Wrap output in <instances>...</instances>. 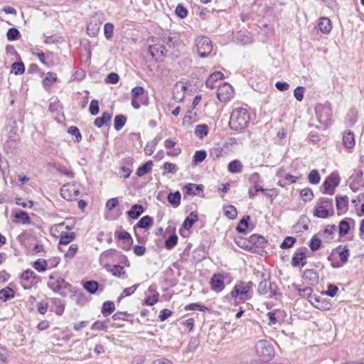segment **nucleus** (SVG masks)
Listing matches in <instances>:
<instances>
[{
	"instance_id": "obj_51",
	"label": "nucleus",
	"mask_w": 364,
	"mask_h": 364,
	"mask_svg": "<svg viewBox=\"0 0 364 364\" xmlns=\"http://www.w3.org/2000/svg\"><path fill=\"white\" fill-rule=\"evenodd\" d=\"M224 213L225 216H227L230 219H235L237 215V212L233 205H228L224 209Z\"/></svg>"
},
{
	"instance_id": "obj_12",
	"label": "nucleus",
	"mask_w": 364,
	"mask_h": 364,
	"mask_svg": "<svg viewBox=\"0 0 364 364\" xmlns=\"http://www.w3.org/2000/svg\"><path fill=\"white\" fill-rule=\"evenodd\" d=\"M60 194L64 199L73 200L80 196V192L74 184H67L61 188Z\"/></svg>"
},
{
	"instance_id": "obj_57",
	"label": "nucleus",
	"mask_w": 364,
	"mask_h": 364,
	"mask_svg": "<svg viewBox=\"0 0 364 364\" xmlns=\"http://www.w3.org/2000/svg\"><path fill=\"white\" fill-rule=\"evenodd\" d=\"M175 14L181 18H184L188 15V10L182 5L178 4L176 9H175Z\"/></svg>"
},
{
	"instance_id": "obj_37",
	"label": "nucleus",
	"mask_w": 364,
	"mask_h": 364,
	"mask_svg": "<svg viewBox=\"0 0 364 364\" xmlns=\"http://www.w3.org/2000/svg\"><path fill=\"white\" fill-rule=\"evenodd\" d=\"M117 237L118 239L123 240L124 245H127V248L126 250H129L133 242L131 235L128 232L123 230L119 232Z\"/></svg>"
},
{
	"instance_id": "obj_3",
	"label": "nucleus",
	"mask_w": 364,
	"mask_h": 364,
	"mask_svg": "<svg viewBox=\"0 0 364 364\" xmlns=\"http://www.w3.org/2000/svg\"><path fill=\"white\" fill-rule=\"evenodd\" d=\"M333 215V199L326 197L321 198L314 206V216L324 219Z\"/></svg>"
},
{
	"instance_id": "obj_26",
	"label": "nucleus",
	"mask_w": 364,
	"mask_h": 364,
	"mask_svg": "<svg viewBox=\"0 0 364 364\" xmlns=\"http://www.w3.org/2000/svg\"><path fill=\"white\" fill-rule=\"evenodd\" d=\"M343 144L347 149H352L355 146V137L351 131H348L343 134Z\"/></svg>"
},
{
	"instance_id": "obj_29",
	"label": "nucleus",
	"mask_w": 364,
	"mask_h": 364,
	"mask_svg": "<svg viewBox=\"0 0 364 364\" xmlns=\"http://www.w3.org/2000/svg\"><path fill=\"white\" fill-rule=\"evenodd\" d=\"M112 118V114L105 112L102 113L100 117H97L95 119L94 124L97 128L102 127L104 124L109 123Z\"/></svg>"
},
{
	"instance_id": "obj_47",
	"label": "nucleus",
	"mask_w": 364,
	"mask_h": 364,
	"mask_svg": "<svg viewBox=\"0 0 364 364\" xmlns=\"http://www.w3.org/2000/svg\"><path fill=\"white\" fill-rule=\"evenodd\" d=\"M308 179L310 183L318 184L321 180L318 171L316 169L311 171L309 173Z\"/></svg>"
},
{
	"instance_id": "obj_44",
	"label": "nucleus",
	"mask_w": 364,
	"mask_h": 364,
	"mask_svg": "<svg viewBox=\"0 0 364 364\" xmlns=\"http://www.w3.org/2000/svg\"><path fill=\"white\" fill-rule=\"evenodd\" d=\"M250 220V217L249 215L244 216L238 223L236 230L238 232L243 233L245 232L246 229L248 227V223Z\"/></svg>"
},
{
	"instance_id": "obj_7",
	"label": "nucleus",
	"mask_w": 364,
	"mask_h": 364,
	"mask_svg": "<svg viewBox=\"0 0 364 364\" xmlns=\"http://www.w3.org/2000/svg\"><path fill=\"white\" fill-rule=\"evenodd\" d=\"M263 279L259 283L257 292L259 294H269V297H274L279 294V289L276 283L269 281V278H266L262 274Z\"/></svg>"
},
{
	"instance_id": "obj_43",
	"label": "nucleus",
	"mask_w": 364,
	"mask_h": 364,
	"mask_svg": "<svg viewBox=\"0 0 364 364\" xmlns=\"http://www.w3.org/2000/svg\"><path fill=\"white\" fill-rule=\"evenodd\" d=\"M235 242L237 245L245 250L252 251L250 240H247L242 237L235 238Z\"/></svg>"
},
{
	"instance_id": "obj_19",
	"label": "nucleus",
	"mask_w": 364,
	"mask_h": 364,
	"mask_svg": "<svg viewBox=\"0 0 364 364\" xmlns=\"http://www.w3.org/2000/svg\"><path fill=\"white\" fill-rule=\"evenodd\" d=\"M69 285L64 279L60 277L55 281L48 283V287L55 293L59 292L61 289L66 288Z\"/></svg>"
},
{
	"instance_id": "obj_27",
	"label": "nucleus",
	"mask_w": 364,
	"mask_h": 364,
	"mask_svg": "<svg viewBox=\"0 0 364 364\" xmlns=\"http://www.w3.org/2000/svg\"><path fill=\"white\" fill-rule=\"evenodd\" d=\"M153 218L149 215L142 217L134 226V229L136 228L141 229H149L153 225Z\"/></svg>"
},
{
	"instance_id": "obj_61",
	"label": "nucleus",
	"mask_w": 364,
	"mask_h": 364,
	"mask_svg": "<svg viewBox=\"0 0 364 364\" xmlns=\"http://www.w3.org/2000/svg\"><path fill=\"white\" fill-rule=\"evenodd\" d=\"M68 132L71 135H73L76 137V141L78 142L81 140L82 136L79 131V129L77 127L71 126L68 128Z\"/></svg>"
},
{
	"instance_id": "obj_20",
	"label": "nucleus",
	"mask_w": 364,
	"mask_h": 364,
	"mask_svg": "<svg viewBox=\"0 0 364 364\" xmlns=\"http://www.w3.org/2000/svg\"><path fill=\"white\" fill-rule=\"evenodd\" d=\"M318 28L319 31L323 33H329L332 29V24L331 20L326 17L321 18L318 23Z\"/></svg>"
},
{
	"instance_id": "obj_17",
	"label": "nucleus",
	"mask_w": 364,
	"mask_h": 364,
	"mask_svg": "<svg viewBox=\"0 0 364 364\" xmlns=\"http://www.w3.org/2000/svg\"><path fill=\"white\" fill-rule=\"evenodd\" d=\"M336 208L338 214L344 213L347 211L348 208V197L344 196H336Z\"/></svg>"
},
{
	"instance_id": "obj_45",
	"label": "nucleus",
	"mask_w": 364,
	"mask_h": 364,
	"mask_svg": "<svg viewBox=\"0 0 364 364\" xmlns=\"http://www.w3.org/2000/svg\"><path fill=\"white\" fill-rule=\"evenodd\" d=\"M53 167L61 174L67 176L70 178H73L74 176V173L70 171L67 167L58 164L53 163Z\"/></svg>"
},
{
	"instance_id": "obj_5",
	"label": "nucleus",
	"mask_w": 364,
	"mask_h": 364,
	"mask_svg": "<svg viewBox=\"0 0 364 364\" xmlns=\"http://www.w3.org/2000/svg\"><path fill=\"white\" fill-rule=\"evenodd\" d=\"M132 105L135 109H139L141 105H148V94L140 86H136L132 90Z\"/></svg>"
},
{
	"instance_id": "obj_63",
	"label": "nucleus",
	"mask_w": 364,
	"mask_h": 364,
	"mask_svg": "<svg viewBox=\"0 0 364 364\" xmlns=\"http://www.w3.org/2000/svg\"><path fill=\"white\" fill-rule=\"evenodd\" d=\"M163 168L168 173H175L178 171V166L170 162H165Z\"/></svg>"
},
{
	"instance_id": "obj_2",
	"label": "nucleus",
	"mask_w": 364,
	"mask_h": 364,
	"mask_svg": "<svg viewBox=\"0 0 364 364\" xmlns=\"http://www.w3.org/2000/svg\"><path fill=\"white\" fill-rule=\"evenodd\" d=\"M250 121L248 110L242 107L233 109L229 121V127L232 130L240 131L245 129Z\"/></svg>"
},
{
	"instance_id": "obj_30",
	"label": "nucleus",
	"mask_w": 364,
	"mask_h": 364,
	"mask_svg": "<svg viewBox=\"0 0 364 364\" xmlns=\"http://www.w3.org/2000/svg\"><path fill=\"white\" fill-rule=\"evenodd\" d=\"M228 170L232 173H240L242 170V164L240 160H232L229 163Z\"/></svg>"
},
{
	"instance_id": "obj_42",
	"label": "nucleus",
	"mask_w": 364,
	"mask_h": 364,
	"mask_svg": "<svg viewBox=\"0 0 364 364\" xmlns=\"http://www.w3.org/2000/svg\"><path fill=\"white\" fill-rule=\"evenodd\" d=\"M33 267L38 272H43L48 268L47 260L44 259H38L33 262Z\"/></svg>"
},
{
	"instance_id": "obj_24",
	"label": "nucleus",
	"mask_w": 364,
	"mask_h": 364,
	"mask_svg": "<svg viewBox=\"0 0 364 364\" xmlns=\"http://www.w3.org/2000/svg\"><path fill=\"white\" fill-rule=\"evenodd\" d=\"M198 220V215L197 212H191L184 220L183 223V228L186 230L191 229L193 224Z\"/></svg>"
},
{
	"instance_id": "obj_9",
	"label": "nucleus",
	"mask_w": 364,
	"mask_h": 364,
	"mask_svg": "<svg viewBox=\"0 0 364 364\" xmlns=\"http://www.w3.org/2000/svg\"><path fill=\"white\" fill-rule=\"evenodd\" d=\"M20 278L21 286L24 289H30L32 286L41 282L40 277L30 269L23 271Z\"/></svg>"
},
{
	"instance_id": "obj_18",
	"label": "nucleus",
	"mask_w": 364,
	"mask_h": 364,
	"mask_svg": "<svg viewBox=\"0 0 364 364\" xmlns=\"http://www.w3.org/2000/svg\"><path fill=\"white\" fill-rule=\"evenodd\" d=\"M252 251L255 247H264V245L267 243L266 239L259 235L253 234L249 237Z\"/></svg>"
},
{
	"instance_id": "obj_13",
	"label": "nucleus",
	"mask_w": 364,
	"mask_h": 364,
	"mask_svg": "<svg viewBox=\"0 0 364 364\" xmlns=\"http://www.w3.org/2000/svg\"><path fill=\"white\" fill-rule=\"evenodd\" d=\"M339 183L340 178L338 177L331 175L322 184V193L329 195L334 194L336 188L339 185Z\"/></svg>"
},
{
	"instance_id": "obj_22",
	"label": "nucleus",
	"mask_w": 364,
	"mask_h": 364,
	"mask_svg": "<svg viewBox=\"0 0 364 364\" xmlns=\"http://www.w3.org/2000/svg\"><path fill=\"white\" fill-rule=\"evenodd\" d=\"M144 209L141 205L134 204L132 206L131 209L127 212L129 218L136 220L144 213Z\"/></svg>"
},
{
	"instance_id": "obj_31",
	"label": "nucleus",
	"mask_w": 364,
	"mask_h": 364,
	"mask_svg": "<svg viewBox=\"0 0 364 364\" xmlns=\"http://www.w3.org/2000/svg\"><path fill=\"white\" fill-rule=\"evenodd\" d=\"M224 77L223 74L220 71H215L212 73L205 82V85L208 87L213 88L215 87V82Z\"/></svg>"
},
{
	"instance_id": "obj_52",
	"label": "nucleus",
	"mask_w": 364,
	"mask_h": 364,
	"mask_svg": "<svg viewBox=\"0 0 364 364\" xmlns=\"http://www.w3.org/2000/svg\"><path fill=\"white\" fill-rule=\"evenodd\" d=\"M177 242L178 236L176 234H173L165 241V247L167 250H171L176 245Z\"/></svg>"
},
{
	"instance_id": "obj_32",
	"label": "nucleus",
	"mask_w": 364,
	"mask_h": 364,
	"mask_svg": "<svg viewBox=\"0 0 364 364\" xmlns=\"http://www.w3.org/2000/svg\"><path fill=\"white\" fill-rule=\"evenodd\" d=\"M353 220L350 218H345L342 220L339 223V235L341 237L347 235L350 230V224L349 221Z\"/></svg>"
},
{
	"instance_id": "obj_46",
	"label": "nucleus",
	"mask_w": 364,
	"mask_h": 364,
	"mask_svg": "<svg viewBox=\"0 0 364 364\" xmlns=\"http://www.w3.org/2000/svg\"><path fill=\"white\" fill-rule=\"evenodd\" d=\"M21 36L19 31L16 28H10L6 33L7 39L10 41L18 40Z\"/></svg>"
},
{
	"instance_id": "obj_64",
	"label": "nucleus",
	"mask_w": 364,
	"mask_h": 364,
	"mask_svg": "<svg viewBox=\"0 0 364 364\" xmlns=\"http://www.w3.org/2000/svg\"><path fill=\"white\" fill-rule=\"evenodd\" d=\"M304 88L301 86L296 87L294 90V95L298 101H301L304 98Z\"/></svg>"
},
{
	"instance_id": "obj_21",
	"label": "nucleus",
	"mask_w": 364,
	"mask_h": 364,
	"mask_svg": "<svg viewBox=\"0 0 364 364\" xmlns=\"http://www.w3.org/2000/svg\"><path fill=\"white\" fill-rule=\"evenodd\" d=\"M306 254L304 252H295L293 255L291 264L294 267L301 266L304 267L306 264Z\"/></svg>"
},
{
	"instance_id": "obj_34",
	"label": "nucleus",
	"mask_w": 364,
	"mask_h": 364,
	"mask_svg": "<svg viewBox=\"0 0 364 364\" xmlns=\"http://www.w3.org/2000/svg\"><path fill=\"white\" fill-rule=\"evenodd\" d=\"M76 237L75 233L73 232L61 233L59 240L60 245H68L73 241Z\"/></svg>"
},
{
	"instance_id": "obj_55",
	"label": "nucleus",
	"mask_w": 364,
	"mask_h": 364,
	"mask_svg": "<svg viewBox=\"0 0 364 364\" xmlns=\"http://www.w3.org/2000/svg\"><path fill=\"white\" fill-rule=\"evenodd\" d=\"M206 156L207 154L205 150L196 151L193 156V161L196 164L200 163L205 159Z\"/></svg>"
},
{
	"instance_id": "obj_40",
	"label": "nucleus",
	"mask_w": 364,
	"mask_h": 364,
	"mask_svg": "<svg viewBox=\"0 0 364 364\" xmlns=\"http://www.w3.org/2000/svg\"><path fill=\"white\" fill-rule=\"evenodd\" d=\"M83 287L90 294H95L99 288V284L94 280L87 281L83 284Z\"/></svg>"
},
{
	"instance_id": "obj_1",
	"label": "nucleus",
	"mask_w": 364,
	"mask_h": 364,
	"mask_svg": "<svg viewBox=\"0 0 364 364\" xmlns=\"http://www.w3.org/2000/svg\"><path fill=\"white\" fill-rule=\"evenodd\" d=\"M178 37L175 33H169L163 35L157 40V42L149 46V53L153 58L157 60V57H166L171 59L179 56L180 52L178 49Z\"/></svg>"
},
{
	"instance_id": "obj_54",
	"label": "nucleus",
	"mask_w": 364,
	"mask_h": 364,
	"mask_svg": "<svg viewBox=\"0 0 364 364\" xmlns=\"http://www.w3.org/2000/svg\"><path fill=\"white\" fill-rule=\"evenodd\" d=\"M321 245V240L316 235L313 236L309 243V247L311 251L318 250Z\"/></svg>"
},
{
	"instance_id": "obj_8",
	"label": "nucleus",
	"mask_w": 364,
	"mask_h": 364,
	"mask_svg": "<svg viewBox=\"0 0 364 364\" xmlns=\"http://www.w3.org/2000/svg\"><path fill=\"white\" fill-rule=\"evenodd\" d=\"M196 50L200 58H206L213 49L212 42L209 38L200 36L196 39Z\"/></svg>"
},
{
	"instance_id": "obj_25",
	"label": "nucleus",
	"mask_w": 364,
	"mask_h": 364,
	"mask_svg": "<svg viewBox=\"0 0 364 364\" xmlns=\"http://www.w3.org/2000/svg\"><path fill=\"white\" fill-rule=\"evenodd\" d=\"M14 217L23 225H29L31 223L28 214L24 210H18L16 211Z\"/></svg>"
},
{
	"instance_id": "obj_33",
	"label": "nucleus",
	"mask_w": 364,
	"mask_h": 364,
	"mask_svg": "<svg viewBox=\"0 0 364 364\" xmlns=\"http://www.w3.org/2000/svg\"><path fill=\"white\" fill-rule=\"evenodd\" d=\"M115 310L114 304L111 301H107L102 304L101 313L104 316H107Z\"/></svg>"
},
{
	"instance_id": "obj_60",
	"label": "nucleus",
	"mask_w": 364,
	"mask_h": 364,
	"mask_svg": "<svg viewBox=\"0 0 364 364\" xmlns=\"http://www.w3.org/2000/svg\"><path fill=\"white\" fill-rule=\"evenodd\" d=\"M338 288L337 286L333 284H329L327 287V290L324 292V294L328 296L333 297L337 291Z\"/></svg>"
},
{
	"instance_id": "obj_6",
	"label": "nucleus",
	"mask_w": 364,
	"mask_h": 364,
	"mask_svg": "<svg viewBox=\"0 0 364 364\" xmlns=\"http://www.w3.org/2000/svg\"><path fill=\"white\" fill-rule=\"evenodd\" d=\"M256 353L263 360H270L274 355V350L269 342L260 340L255 345Z\"/></svg>"
},
{
	"instance_id": "obj_23",
	"label": "nucleus",
	"mask_w": 364,
	"mask_h": 364,
	"mask_svg": "<svg viewBox=\"0 0 364 364\" xmlns=\"http://www.w3.org/2000/svg\"><path fill=\"white\" fill-rule=\"evenodd\" d=\"M183 190L189 196H197L200 191H203V186L195 183H187L184 186Z\"/></svg>"
},
{
	"instance_id": "obj_48",
	"label": "nucleus",
	"mask_w": 364,
	"mask_h": 364,
	"mask_svg": "<svg viewBox=\"0 0 364 364\" xmlns=\"http://www.w3.org/2000/svg\"><path fill=\"white\" fill-rule=\"evenodd\" d=\"M114 25L112 23H106L104 26V34L107 40H110L113 37Z\"/></svg>"
},
{
	"instance_id": "obj_39",
	"label": "nucleus",
	"mask_w": 364,
	"mask_h": 364,
	"mask_svg": "<svg viewBox=\"0 0 364 364\" xmlns=\"http://www.w3.org/2000/svg\"><path fill=\"white\" fill-rule=\"evenodd\" d=\"M109 272L112 273L113 276L117 277L124 278V276L126 275V272L124 269V267L119 264L113 265L110 268Z\"/></svg>"
},
{
	"instance_id": "obj_38",
	"label": "nucleus",
	"mask_w": 364,
	"mask_h": 364,
	"mask_svg": "<svg viewBox=\"0 0 364 364\" xmlns=\"http://www.w3.org/2000/svg\"><path fill=\"white\" fill-rule=\"evenodd\" d=\"M208 127L207 124H198L195 128V134L197 137L203 139L208 135Z\"/></svg>"
},
{
	"instance_id": "obj_59",
	"label": "nucleus",
	"mask_w": 364,
	"mask_h": 364,
	"mask_svg": "<svg viewBox=\"0 0 364 364\" xmlns=\"http://www.w3.org/2000/svg\"><path fill=\"white\" fill-rule=\"evenodd\" d=\"M57 80V75L55 73L52 72H48L46 75V78L43 80L44 85H50L52 82H54Z\"/></svg>"
},
{
	"instance_id": "obj_10",
	"label": "nucleus",
	"mask_w": 364,
	"mask_h": 364,
	"mask_svg": "<svg viewBox=\"0 0 364 364\" xmlns=\"http://www.w3.org/2000/svg\"><path fill=\"white\" fill-rule=\"evenodd\" d=\"M103 21V14L95 13L90 18V22L87 26V33L90 36L95 37L100 30L101 24Z\"/></svg>"
},
{
	"instance_id": "obj_56",
	"label": "nucleus",
	"mask_w": 364,
	"mask_h": 364,
	"mask_svg": "<svg viewBox=\"0 0 364 364\" xmlns=\"http://www.w3.org/2000/svg\"><path fill=\"white\" fill-rule=\"evenodd\" d=\"M301 198L304 201H311L314 197L312 191L310 188H304L300 192Z\"/></svg>"
},
{
	"instance_id": "obj_14",
	"label": "nucleus",
	"mask_w": 364,
	"mask_h": 364,
	"mask_svg": "<svg viewBox=\"0 0 364 364\" xmlns=\"http://www.w3.org/2000/svg\"><path fill=\"white\" fill-rule=\"evenodd\" d=\"M350 179L353 180L350 185V188L353 192H356L360 187L364 186L363 171L361 170H355L354 173L350 177Z\"/></svg>"
},
{
	"instance_id": "obj_15",
	"label": "nucleus",
	"mask_w": 364,
	"mask_h": 364,
	"mask_svg": "<svg viewBox=\"0 0 364 364\" xmlns=\"http://www.w3.org/2000/svg\"><path fill=\"white\" fill-rule=\"evenodd\" d=\"M336 250L338 251V255L341 264H339L338 262H333L331 264V266L333 268H340L348 262V257L350 256V252L347 245H345L343 247H342L341 245H339L336 248Z\"/></svg>"
},
{
	"instance_id": "obj_4",
	"label": "nucleus",
	"mask_w": 364,
	"mask_h": 364,
	"mask_svg": "<svg viewBox=\"0 0 364 364\" xmlns=\"http://www.w3.org/2000/svg\"><path fill=\"white\" fill-rule=\"evenodd\" d=\"M252 287V282H245L244 281H238L231 291L230 295L232 298H235V300L239 296L240 301L238 302H245L246 300L250 299V291Z\"/></svg>"
},
{
	"instance_id": "obj_41",
	"label": "nucleus",
	"mask_w": 364,
	"mask_h": 364,
	"mask_svg": "<svg viewBox=\"0 0 364 364\" xmlns=\"http://www.w3.org/2000/svg\"><path fill=\"white\" fill-rule=\"evenodd\" d=\"M127 122V117L123 114L115 116L114 120V127L116 131H119L124 126Z\"/></svg>"
},
{
	"instance_id": "obj_58",
	"label": "nucleus",
	"mask_w": 364,
	"mask_h": 364,
	"mask_svg": "<svg viewBox=\"0 0 364 364\" xmlns=\"http://www.w3.org/2000/svg\"><path fill=\"white\" fill-rule=\"evenodd\" d=\"M89 110H90V114L92 116H95L99 113V111H100L99 102L97 100H92L90 102Z\"/></svg>"
},
{
	"instance_id": "obj_11",
	"label": "nucleus",
	"mask_w": 364,
	"mask_h": 364,
	"mask_svg": "<svg viewBox=\"0 0 364 364\" xmlns=\"http://www.w3.org/2000/svg\"><path fill=\"white\" fill-rule=\"evenodd\" d=\"M234 96L232 87L228 82L220 85L217 90V97L220 102H228Z\"/></svg>"
},
{
	"instance_id": "obj_50",
	"label": "nucleus",
	"mask_w": 364,
	"mask_h": 364,
	"mask_svg": "<svg viewBox=\"0 0 364 364\" xmlns=\"http://www.w3.org/2000/svg\"><path fill=\"white\" fill-rule=\"evenodd\" d=\"M53 303L56 306L55 313L58 316H62L64 313L65 305L62 303L60 299L57 298L53 299Z\"/></svg>"
},
{
	"instance_id": "obj_53",
	"label": "nucleus",
	"mask_w": 364,
	"mask_h": 364,
	"mask_svg": "<svg viewBox=\"0 0 364 364\" xmlns=\"http://www.w3.org/2000/svg\"><path fill=\"white\" fill-rule=\"evenodd\" d=\"M296 240L294 237L287 236L284 241L281 243L280 247L282 249H287L291 247L296 242Z\"/></svg>"
},
{
	"instance_id": "obj_62",
	"label": "nucleus",
	"mask_w": 364,
	"mask_h": 364,
	"mask_svg": "<svg viewBox=\"0 0 364 364\" xmlns=\"http://www.w3.org/2000/svg\"><path fill=\"white\" fill-rule=\"evenodd\" d=\"M185 309L186 310H198L200 311H204L207 309V307L203 305H200L198 303H192V304L187 305L185 307Z\"/></svg>"
},
{
	"instance_id": "obj_35",
	"label": "nucleus",
	"mask_w": 364,
	"mask_h": 364,
	"mask_svg": "<svg viewBox=\"0 0 364 364\" xmlns=\"http://www.w3.org/2000/svg\"><path fill=\"white\" fill-rule=\"evenodd\" d=\"M153 163L151 161H148L141 166H140L137 171H136V175L139 177H141L144 176L145 174L148 173L151 170L152 167Z\"/></svg>"
},
{
	"instance_id": "obj_28",
	"label": "nucleus",
	"mask_w": 364,
	"mask_h": 364,
	"mask_svg": "<svg viewBox=\"0 0 364 364\" xmlns=\"http://www.w3.org/2000/svg\"><path fill=\"white\" fill-rule=\"evenodd\" d=\"M181 193L177 191L174 193H168L167 196V200L168 202L173 207L177 208L181 204Z\"/></svg>"
},
{
	"instance_id": "obj_16",
	"label": "nucleus",
	"mask_w": 364,
	"mask_h": 364,
	"mask_svg": "<svg viewBox=\"0 0 364 364\" xmlns=\"http://www.w3.org/2000/svg\"><path fill=\"white\" fill-rule=\"evenodd\" d=\"M210 284L213 291L220 292L225 287L224 277L220 274H214L210 279Z\"/></svg>"
},
{
	"instance_id": "obj_49",
	"label": "nucleus",
	"mask_w": 364,
	"mask_h": 364,
	"mask_svg": "<svg viewBox=\"0 0 364 364\" xmlns=\"http://www.w3.org/2000/svg\"><path fill=\"white\" fill-rule=\"evenodd\" d=\"M11 69L15 75H21L25 71L24 64L22 62H15L12 64Z\"/></svg>"
},
{
	"instance_id": "obj_36",
	"label": "nucleus",
	"mask_w": 364,
	"mask_h": 364,
	"mask_svg": "<svg viewBox=\"0 0 364 364\" xmlns=\"http://www.w3.org/2000/svg\"><path fill=\"white\" fill-rule=\"evenodd\" d=\"M14 297V291L10 287H5L0 290V299L6 301Z\"/></svg>"
}]
</instances>
